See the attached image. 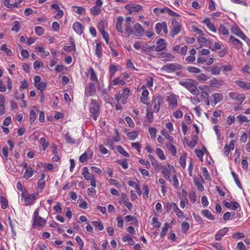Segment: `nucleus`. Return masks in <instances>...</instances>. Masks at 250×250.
<instances>
[{
  "label": "nucleus",
  "instance_id": "nucleus-1",
  "mask_svg": "<svg viewBox=\"0 0 250 250\" xmlns=\"http://www.w3.org/2000/svg\"><path fill=\"white\" fill-rule=\"evenodd\" d=\"M179 84L187 88L192 94L195 95L199 94V91L197 88L198 83L194 80L188 79L185 81H180Z\"/></svg>",
  "mask_w": 250,
  "mask_h": 250
},
{
  "label": "nucleus",
  "instance_id": "nucleus-2",
  "mask_svg": "<svg viewBox=\"0 0 250 250\" xmlns=\"http://www.w3.org/2000/svg\"><path fill=\"white\" fill-rule=\"evenodd\" d=\"M89 109L91 116L94 120L96 121L100 114V105L95 100L91 99Z\"/></svg>",
  "mask_w": 250,
  "mask_h": 250
},
{
  "label": "nucleus",
  "instance_id": "nucleus-3",
  "mask_svg": "<svg viewBox=\"0 0 250 250\" xmlns=\"http://www.w3.org/2000/svg\"><path fill=\"white\" fill-rule=\"evenodd\" d=\"M183 66L178 63H168L164 65L161 68V70L167 73L174 72L175 71L182 69Z\"/></svg>",
  "mask_w": 250,
  "mask_h": 250
},
{
  "label": "nucleus",
  "instance_id": "nucleus-4",
  "mask_svg": "<svg viewBox=\"0 0 250 250\" xmlns=\"http://www.w3.org/2000/svg\"><path fill=\"white\" fill-rule=\"evenodd\" d=\"M37 194L36 193L29 194L27 192H22L21 196L22 199L24 200V205L25 206H29L33 204Z\"/></svg>",
  "mask_w": 250,
  "mask_h": 250
},
{
  "label": "nucleus",
  "instance_id": "nucleus-5",
  "mask_svg": "<svg viewBox=\"0 0 250 250\" xmlns=\"http://www.w3.org/2000/svg\"><path fill=\"white\" fill-rule=\"evenodd\" d=\"M182 30L181 24L175 19L172 20L171 21V35L174 37L179 34Z\"/></svg>",
  "mask_w": 250,
  "mask_h": 250
},
{
  "label": "nucleus",
  "instance_id": "nucleus-6",
  "mask_svg": "<svg viewBox=\"0 0 250 250\" xmlns=\"http://www.w3.org/2000/svg\"><path fill=\"white\" fill-rule=\"evenodd\" d=\"M83 175L86 180H89L90 181V185L91 186L93 187L96 186V180L94 178V175L88 172L86 167L83 168Z\"/></svg>",
  "mask_w": 250,
  "mask_h": 250
},
{
  "label": "nucleus",
  "instance_id": "nucleus-7",
  "mask_svg": "<svg viewBox=\"0 0 250 250\" xmlns=\"http://www.w3.org/2000/svg\"><path fill=\"white\" fill-rule=\"evenodd\" d=\"M163 102V98L162 96L158 95L155 97L153 100V111L157 113L160 110V107L161 104Z\"/></svg>",
  "mask_w": 250,
  "mask_h": 250
},
{
  "label": "nucleus",
  "instance_id": "nucleus-8",
  "mask_svg": "<svg viewBox=\"0 0 250 250\" xmlns=\"http://www.w3.org/2000/svg\"><path fill=\"white\" fill-rule=\"evenodd\" d=\"M110 90L109 87L107 89H101L100 91L101 96L103 97L104 101L107 103H111L113 99L109 95V92Z\"/></svg>",
  "mask_w": 250,
  "mask_h": 250
},
{
  "label": "nucleus",
  "instance_id": "nucleus-9",
  "mask_svg": "<svg viewBox=\"0 0 250 250\" xmlns=\"http://www.w3.org/2000/svg\"><path fill=\"white\" fill-rule=\"evenodd\" d=\"M96 92L95 84L90 83L88 84V86L85 88V95L86 97H89L94 95Z\"/></svg>",
  "mask_w": 250,
  "mask_h": 250
},
{
  "label": "nucleus",
  "instance_id": "nucleus-10",
  "mask_svg": "<svg viewBox=\"0 0 250 250\" xmlns=\"http://www.w3.org/2000/svg\"><path fill=\"white\" fill-rule=\"evenodd\" d=\"M157 46L154 47L156 51L160 52L165 49L167 44L165 41L160 38L156 42Z\"/></svg>",
  "mask_w": 250,
  "mask_h": 250
},
{
  "label": "nucleus",
  "instance_id": "nucleus-11",
  "mask_svg": "<svg viewBox=\"0 0 250 250\" xmlns=\"http://www.w3.org/2000/svg\"><path fill=\"white\" fill-rule=\"evenodd\" d=\"M134 31H133V34L136 37H140L144 32V29L141 25L139 23H136L134 25Z\"/></svg>",
  "mask_w": 250,
  "mask_h": 250
},
{
  "label": "nucleus",
  "instance_id": "nucleus-12",
  "mask_svg": "<svg viewBox=\"0 0 250 250\" xmlns=\"http://www.w3.org/2000/svg\"><path fill=\"white\" fill-rule=\"evenodd\" d=\"M229 96L231 99L237 100L241 103H242L245 99V96L244 94H240L235 92L229 93Z\"/></svg>",
  "mask_w": 250,
  "mask_h": 250
},
{
  "label": "nucleus",
  "instance_id": "nucleus-13",
  "mask_svg": "<svg viewBox=\"0 0 250 250\" xmlns=\"http://www.w3.org/2000/svg\"><path fill=\"white\" fill-rule=\"evenodd\" d=\"M125 8L126 9H128L129 14H131L133 12H138L142 10V7L139 5L136 4H132L130 5H127L125 6Z\"/></svg>",
  "mask_w": 250,
  "mask_h": 250
},
{
  "label": "nucleus",
  "instance_id": "nucleus-14",
  "mask_svg": "<svg viewBox=\"0 0 250 250\" xmlns=\"http://www.w3.org/2000/svg\"><path fill=\"white\" fill-rule=\"evenodd\" d=\"M46 223V221L41 217H36L34 218L33 226H37L39 227H42Z\"/></svg>",
  "mask_w": 250,
  "mask_h": 250
},
{
  "label": "nucleus",
  "instance_id": "nucleus-15",
  "mask_svg": "<svg viewBox=\"0 0 250 250\" xmlns=\"http://www.w3.org/2000/svg\"><path fill=\"white\" fill-rule=\"evenodd\" d=\"M167 101L172 107H175L177 106V98L175 95H170L167 97Z\"/></svg>",
  "mask_w": 250,
  "mask_h": 250
},
{
  "label": "nucleus",
  "instance_id": "nucleus-16",
  "mask_svg": "<svg viewBox=\"0 0 250 250\" xmlns=\"http://www.w3.org/2000/svg\"><path fill=\"white\" fill-rule=\"evenodd\" d=\"M223 203L225 207L228 208H231L233 210H236L240 208V205L237 202H231L229 203L224 201Z\"/></svg>",
  "mask_w": 250,
  "mask_h": 250
},
{
  "label": "nucleus",
  "instance_id": "nucleus-17",
  "mask_svg": "<svg viewBox=\"0 0 250 250\" xmlns=\"http://www.w3.org/2000/svg\"><path fill=\"white\" fill-rule=\"evenodd\" d=\"M130 93V90L128 88H125L121 94L120 95L121 100L123 104L126 103V99L128 97Z\"/></svg>",
  "mask_w": 250,
  "mask_h": 250
},
{
  "label": "nucleus",
  "instance_id": "nucleus-18",
  "mask_svg": "<svg viewBox=\"0 0 250 250\" xmlns=\"http://www.w3.org/2000/svg\"><path fill=\"white\" fill-rule=\"evenodd\" d=\"M197 61L198 63L210 65L213 63V60L212 58H207L205 59L203 57H200L197 59Z\"/></svg>",
  "mask_w": 250,
  "mask_h": 250
},
{
  "label": "nucleus",
  "instance_id": "nucleus-19",
  "mask_svg": "<svg viewBox=\"0 0 250 250\" xmlns=\"http://www.w3.org/2000/svg\"><path fill=\"white\" fill-rule=\"evenodd\" d=\"M231 32L233 34L237 35L238 37L240 38L241 39L245 40L246 39V36L244 34L239 30L237 27H232L231 28Z\"/></svg>",
  "mask_w": 250,
  "mask_h": 250
},
{
  "label": "nucleus",
  "instance_id": "nucleus-20",
  "mask_svg": "<svg viewBox=\"0 0 250 250\" xmlns=\"http://www.w3.org/2000/svg\"><path fill=\"white\" fill-rule=\"evenodd\" d=\"M229 41L231 43L233 44L237 49L240 48L242 46V42L238 39L232 36L230 37Z\"/></svg>",
  "mask_w": 250,
  "mask_h": 250
},
{
  "label": "nucleus",
  "instance_id": "nucleus-21",
  "mask_svg": "<svg viewBox=\"0 0 250 250\" xmlns=\"http://www.w3.org/2000/svg\"><path fill=\"white\" fill-rule=\"evenodd\" d=\"M228 231V228H224V229L219 230L215 235V239L218 241L220 240L222 237L224 236Z\"/></svg>",
  "mask_w": 250,
  "mask_h": 250
},
{
  "label": "nucleus",
  "instance_id": "nucleus-22",
  "mask_svg": "<svg viewBox=\"0 0 250 250\" xmlns=\"http://www.w3.org/2000/svg\"><path fill=\"white\" fill-rule=\"evenodd\" d=\"M73 28L79 35H81L83 32V27L82 25L78 22H75L73 24Z\"/></svg>",
  "mask_w": 250,
  "mask_h": 250
},
{
  "label": "nucleus",
  "instance_id": "nucleus-23",
  "mask_svg": "<svg viewBox=\"0 0 250 250\" xmlns=\"http://www.w3.org/2000/svg\"><path fill=\"white\" fill-rule=\"evenodd\" d=\"M64 138L66 142L69 144H74L79 142V139L72 138L69 133H67L65 134Z\"/></svg>",
  "mask_w": 250,
  "mask_h": 250
},
{
  "label": "nucleus",
  "instance_id": "nucleus-24",
  "mask_svg": "<svg viewBox=\"0 0 250 250\" xmlns=\"http://www.w3.org/2000/svg\"><path fill=\"white\" fill-rule=\"evenodd\" d=\"M213 98L212 102L215 105L217 103L220 102L223 99V95L221 93H216L211 95Z\"/></svg>",
  "mask_w": 250,
  "mask_h": 250
},
{
  "label": "nucleus",
  "instance_id": "nucleus-25",
  "mask_svg": "<svg viewBox=\"0 0 250 250\" xmlns=\"http://www.w3.org/2000/svg\"><path fill=\"white\" fill-rule=\"evenodd\" d=\"M5 97L2 95H0V115H3L5 113Z\"/></svg>",
  "mask_w": 250,
  "mask_h": 250
},
{
  "label": "nucleus",
  "instance_id": "nucleus-26",
  "mask_svg": "<svg viewBox=\"0 0 250 250\" xmlns=\"http://www.w3.org/2000/svg\"><path fill=\"white\" fill-rule=\"evenodd\" d=\"M202 214L205 217L210 220H214L215 218L211 212L208 209H205L202 211Z\"/></svg>",
  "mask_w": 250,
  "mask_h": 250
},
{
  "label": "nucleus",
  "instance_id": "nucleus-27",
  "mask_svg": "<svg viewBox=\"0 0 250 250\" xmlns=\"http://www.w3.org/2000/svg\"><path fill=\"white\" fill-rule=\"evenodd\" d=\"M160 55L162 58H166V61H170L175 58L174 56L169 53L162 52Z\"/></svg>",
  "mask_w": 250,
  "mask_h": 250
},
{
  "label": "nucleus",
  "instance_id": "nucleus-28",
  "mask_svg": "<svg viewBox=\"0 0 250 250\" xmlns=\"http://www.w3.org/2000/svg\"><path fill=\"white\" fill-rule=\"evenodd\" d=\"M171 142H169L168 143H167L166 144L167 148L171 152L173 156H175L176 154V150L175 146L171 144Z\"/></svg>",
  "mask_w": 250,
  "mask_h": 250
},
{
  "label": "nucleus",
  "instance_id": "nucleus-29",
  "mask_svg": "<svg viewBox=\"0 0 250 250\" xmlns=\"http://www.w3.org/2000/svg\"><path fill=\"white\" fill-rule=\"evenodd\" d=\"M102 47L101 45V43L99 42H96V47L95 50V54L97 57L100 59L102 56Z\"/></svg>",
  "mask_w": 250,
  "mask_h": 250
},
{
  "label": "nucleus",
  "instance_id": "nucleus-30",
  "mask_svg": "<svg viewBox=\"0 0 250 250\" xmlns=\"http://www.w3.org/2000/svg\"><path fill=\"white\" fill-rule=\"evenodd\" d=\"M33 174V168L31 167L27 168L25 173L23 175V177L25 179H28L31 177Z\"/></svg>",
  "mask_w": 250,
  "mask_h": 250
},
{
  "label": "nucleus",
  "instance_id": "nucleus-31",
  "mask_svg": "<svg viewBox=\"0 0 250 250\" xmlns=\"http://www.w3.org/2000/svg\"><path fill=\"white\" fill-rule=\"evenodd\" d=\"M186 157H187V154H184L183 155H181L179 158L180 164L183 169H185L186 167Z\"/></svg>",
  "mask_w": 250,
  "mask_h": 250
},
{
  "label": "nucleus",
  "instance_id": "nucleus-32",
  "mask_svg": "<svg viewBox=\"0 0 250 250\" xmlns=\"http://www.w3.org/2000/svg\"><path fill=\"white\" fill-rule=\"evenodd\" d=\"M0 205L1 208L3 209L7 208L8 207L7 200L3 196L0 197Z\"/></svg>",
  "mask_w": 250,
  "mask_h": 250
},
{
  "label": "nucleus",
  "instance_id": "nucleus-33",
  "mask_svg": "<svg viewBox=\"0 0 250 250\" xmlns=\"http://www.w3.org/2000/svg\"><path fill=\"white\" fill-rule=\"evenodd\" d=\"M169 228V225L168 223H166L164 224V226L163 227L162 231L160 233V236L161 237H164L167 234V230H168Z\"/></svg>",
  "mask_w": 250,
  "mask_h": 250
},
{
  "label": "nucleus",
  "instance_id": "nucleus-34",
  "mask_svg": "<svg viewBox=\"0 0 250 250\" xmlns=\"http://www.w3.org/2000/svg\"><path fill=\"white\" fill-rule=\"evenodd\" d=\"M93 225L99 230H102L104 229V226L102 224L101 221H93L92 222Z\"/></svg>",
  "mask_w": 250,
  "mask_h": 250
},
{
  "label": "nucleus",
  "instance_id": "nucleus-35",
  "mask_svg": "<svg viewBox=\"0 0 250 250\" xmlns=\"http://www.w3.org/2000/svg\"><path fill=\"white\" fill-rule=\"evenodd\" d=\"M194 183L196 186L197 188L200 191H203L204 190V188L202 185V184L199 181V180L197 178L194 179Z\"/></svg>",
  "mask_w": 250,
  "mask_h": 250
},
{
  "label": "nucleus",
  "instance_id": "nucleus-36",
  "mask_svg": "<svg viewBox=\"0 0 250 250\" xmlns=\"http://www.w3.org/2000/svg\"><path fill=\"white\" fill-rule=\"evenodd\" d=\"M98 6H94L91 7L90 9V13L94 16L99 15L101 12V10L100 8L97 7Z\"/></svg>",
  "mask_w": 250,
  "mask_h": 250
},
{
  "label": "nucleus",
  "instance_id": "nucleus-37",
  "mask_svg": "<svg viewBox=\"0 0 250 250\" xmlns=\"http://www.w3.org/2000/svg\"><path fill=\"white\" fill-rule=\"evenodd\" d=\"M220 85L221 83L215 79H213L210 81L209 86L211 87L218 88Z\"/></svg>",
  "mask_w": 250,
  "mask_h": 250
},
{
  "label": "nucleus",
  "instance_id": "nucleus-38",
  "mask_svg": "<svg viewBox=\"0 0 250 250\" xmlns=\"http://www.w3.org/2000/svg\"><path fill=\"white\" fill-rule=\"evenodd\" d=\"M40 143L41 144L43 150H45L48 146L49 143L46 140V139L44 137H42L40 139Z\"/></svg>",
  "mask_w": 250,
  "mask_h": 250
},
{
  "label": "nucleus",
  "instance_id": "nucleus-39",
  "mask_svg": "<svg viewBox=\"0 0 250 250\" xmlns=\"http://www.w3.org/2000/svg\"><path fill=\"white\" fill-rule=\"evenodd\" d=\"M125 31L127 33V37H129V36L132 34L133 33V30L131 28L130 23H125Z\"/></svg>",
  "mask_w": 250,
  "mask_h": 250
},
{
  "label": "nucleus",
  "instance_id": "nucleus-40",
  "mask_svg": "<svg viewBox=\"0 0 250 250\" xmlns=\"http://www.w3.org/2000/svg\"><path fill=\"white\" fill-rule=\"evenodd\" d=\"M35 87L41 91V92H42L46 87V83L45 82H42L36 84Z\"/></svg>",
  "mask_w": 250,
  "mask_h": 250
},
{
  "label": "nucleus",
  "instance_id": "nucleus-41",
  "mask_svg": "<svg viewBox=\"0 0 250 250\" xmlns=\"http://www.w3.org/2000/svg\"><path fill=\"white\" fill-rule=\"evenodd\" d=\"M138 132L135 131L129 132L127 134L128 138L131 140H135L138 137Z\"/></svg>",
  "mask_w": 250,
  "mask_h": 250
},
{
  "label": "nucleus",
  "instance_id": "nucleus-42",
  "mask_svg": "<svg viewBox=\"0 0 250 250\" xmlns=\"http://www.w3.org/2000/svg\"><path fill=\"white\" fill-rule=\"evenodd\" d=\"M0 50L5 52L8 56H11L12 52L10 49L7 48L6 44H3L0 47Z\"/></svg>",
  "mask_w": 250,
  "mask_h": 250
},
{
  "label": "nucleus",
  "instance_id": "nucleus-43",
  "mask_svg": "<svg viewBox=\"0 0 250 250\" xmlns=\"http://www.w3.org/2000/svg\"><path fill=\"white\" fill-rule=\"evenodd\" d=\"M73 8H74L73 10L77 14L79 15H82L83 14V12L85 11V9L82 6H73Z\"/></svg>",
  "mask_w": 250,
  "mask_h": 250
},
{
  "label": "nucleus",
  "instance_id": "nucleus-44",
  "mask_svg": "<svg viewBox=\"0 0 250 250\" xmlns=\"http://www.w3.org/2000/svg\"><path fill=\"white\" fill-rule=\"evenodd\" d=\"M161 11L163 12H166V13H167L168 14L171 16L180 17V15L172 11L171 9L167 7H165V9L164 10H162Z\"/></svg>",
  "mask_w": 250,
  "mask_h": 250
},
{
  "label": "nucleus",
  "instance_id": "nucleus-45",
  "mask_svg": "<svg viewBox=\"0 0 250 250\" xmlns=\"http://www.w3.org/2000/svg\"><path fill=\"white\" fill-rule=\"evenodd\" d=\"M107 26V23L104 21H101L98 25V28L100 32L105 31L104 28Z\"/></svg>",
  "mask_w": 250,
  "mask_h": 250
},
{
  "label": "nucleus",
  "instance_id": "nucleus-46",
  "mask_svg": "<svg viewBox=\"0 0 250 250\" xmlns=\"http://www.w3.org/2000/svg\"><path fill=\"white\" fill-rule=\"evenodd\" d=\"M187 70L191 73H199L201 70L200 69L191 66H189L187 68Z\"/></svg>",
  "mask_w": 250,
  "mask_h": 250
},
{
  "label": "nucleus",
  "instance_id": "nucleus-47",
  "mask_svg": "<svg viewBox=\"0 0 250 250\" xmlns=\"http://www.w3.org/2000/svg\"><path fill=\"white\" fill-rule=\"evenodd\" d=\"M35 49L40 53H41L42 54V56L44 57L48 56L49 54V53L48 52H46L44 50V48L42 47H40L39 46H36L35 47Z\"/></svg>",
  "mask_w": 250,
  "mask_h": 250
},
{
  "label": "nucleus",
  "instance_id": "nucleus-48",
  "mask_svg": "<svg viewBox=\"0 0 250 250\" xmlns=\"http://www.w3.org/2000/svg\"><path fill=\"white\" fill-rule=\"evenodd\" d=\"M231 174H232V176H233V179H234V180L235 181V182L236 184L237 185V186L239 188H242V187L241 183L240 182V180L238 179V177L237 175L233 171L231 172Z\"/></svg>",
  "mask_w": 250,
  "mask_h": 250
},
{
  "label": "nucleus",
  "instance_id": "nucleus-49",
  "mask_svg": "<svg viewBox=\"0 0 250 250\" xmlns=\"http://www.w3.org/2000/svg\"><path fill=\"white\" fill-rule=\"evenodd\" d=\"M13 26L11 28V30L13 31H15L16 32H18L20 29V25L19 22L18 21H15L13 23Z\"/></svg>",
  "mask_w": 250,
  "mask_h": 250
},
{
  "label": "nucleus",
  "instance_id": "nucleus-50",
  "mask_svg": "<svg viewBox=\"0 0 250 250\" xmlns=\"http://www.w3.org/2000/svg\"><path fill=\"white\" fill-rule=\"evenodd\" d=\"M112 83L114 85H116L117 84H121L122 85H123L125 84V82L124 80L120 79L118 78H116L114 80H113Z\"/></svg>",
  "mask_w": 250,
  "mask_h": 250
},
{
  "label": "nucleus",
  "instance_id": "nucleus-51",
  "mask_svg": "<svg viewBox=\"0 0 250 250\" xmlns=\"http://www.w3.org/2000/svg\"><path fill=\"white\" fill-rule=\"evenodd\" d=\"M89 72L90 73V80L93 81L97 82V77L94 72V69L92 68H90Z\"/></svg>",
  "mask_w": 250,
  "mask_h": 250
},
{
  "label": "nucleus",
  "instance_id": "nucleus-52",
  "mask_svg": "<svg viewBox=\"0 0 250 250\" xmlns=\"http://www.w3.org/2000/svg\"><path fill=\"white\" fill-rule=\"evenodd\" d=\"M218 31L220 34L224 35H228L229 34L228 30L223 25H221L218 28Z\"/></svg>",
  "mask_w": 250,
  "mask_h": 250
},
{
  "label": "nucleus",
  "instance_id": "nucleus-53",
  "mask_svg": "<svg viewBox=\"0 0 250 250\" xmlns=\"http://www.w3.org/2000/svg\"><path fill=\"white\" fill-rule=\"evenodd\" d=\"M164 22L162 23H157L155 25V31L156 32L159 34L162 30L163 29V28L164 27Z\"/></svg>",
  "mask_w": 250,
  "mask_h": 250
},
{
  "label": "nucleus",
  "instance_id": "nucleus-54",
  "mask_svg": "<svg viewBox=\"0 0 250 250\" xmlns=\"http://www.w3.org/2000/svg\"><path fill=\"white\" fill-rule=\"evenodd\" d=\"M161 134L163 136H164L168 140L169 142H172L173 141V138L168 134L165 130H162Z\"/></svg>",
  "mask_w": 250,
  "mask_h": 250
},
{
  "label": "nucleus",
  "instance_id": "nucleus-55",
  "mask_svg": "<svg viewBox=\"0 0 250 250\" xmlns=\"http://www.w3.org/2000/svg\"><path fill=\"white\" fill-rule=\"evenodd\" d=\"M117 150L120 154H121L123 156L126 157H129V154L127 152H126L121 146H118Z\"/></svg>",
  "mask_w": 250,
  "mask_h": 250
},
{
  "label": "nucleus",
  "instance_id": "nucleus-56",
  "mask_svg": "<svg viewBox=\"0 0 250 250\" xmlns=\"http://www.w3.org/2000/svg\"><path fill=\"white\" fill-rule=\"evenodd\" d=\"M36 114L35 111L33 110H31L30 111V117H29V121L30 122V124H32L36 119Z\"/></svg>",
  "mask_w": 250,
  "mask_h": 250
},
{
  "label": "nucleus",
  "instance_id": "nucleus-57",
  "mask_svg": "<svg viewBox=\"0 0 250 250\" xmlns=\"http://www.w3.org/2000/svg\"><path fill=\"white\" fill-rule=\"evenodd\" d=\"M153 111H149L147 110L146 114V120L149 123H151L153 120Z\"/></svg>",
  "mask_w": 250,
  "mask_h": 250
},
{
  "label": "nucleus",
  "instance_id": "nucleus-58",
  "mask_svg": "<svg viewBox=\"0 0 250 250\" xmlns=\"http://www.w3.org/2000/svg\"><path fill=\"white\" fill-rule=\"evenodd\" d=\"M160 169L161 170V172L163 175L164 176L167 174H170L169 169H167V167L165 166H161Z\"/></svg>",
  "mask_w": 250,
  "mask_h": 250
},
{
  "label": "nucleus",
  "instance_id": "nucleus-59",
  "mask_svg": "<svg viewBox=\"0 0 250 250\" xmlns=\"http://www.w3.org/2000/svg\"><path fill=\"white\" fill-rule=\"evenodd\" d=\"M123 240L125 242L127 241L129 245L132 246L134 244V241L129 236L127 235L124 236Z\"/></svg>",
  "mask_w": 250,
  "mask_h": 250
},
{
  "label": "nucleus",
  "instance_id": "nucleus-60",
  "mask_svg": "<svg viewBox=\"0 0 250 250\" xmlns=\"http://www.w3.org/2000/svg\"><path fill=\"white\" fill-rule=\"evenodd\" d=\"M149 133L151 136L152 139H155L156 137V134L157 130L154 127H149L148 129Z\"/></svg>",
  "mask_w": 250,
  "mask_h": 250
},
{
  "label": "nucleus",
  "instance_id": "nucleus-61",
  "mask_svg": "<svg viewBox=\"0 0 250 250\" xmlns=\"http://www.w3.org/2000/svg\"><path fill=\"white\" fill-rule=\"evenodd\" d=\"M197 136H194L193 140L187 144L188 146L190 148H193L197 143Z\"/></svg>",
  "mask_w": 250,
  "mask_h": 250
},
{
  "label": "nucleus",
  "instance_id": "nucleus-62",
  "mask_svg": "<svg viewBox=\"0 0 250 250\" xmlns=\"http://www.w3.org/2000/svg\"><path fill=\"white\" fill-rule=\"evenodd\" d=\"M211 71L212 75H217L220 73V68L218 66H214L211 68Z\"/></svg>",
  "mask_w": 250,
  "mask_h": 250
},
{
  "label": "nucleus",
  "instance_id": "nucleus-63",
  "mask_svg": "<svg viewBox=\"0 0 250 250\" xmlns=\"http://www.w3.org/2000/svg\"><path fill=\"white\" fill-rule=\"evenodd\" d=\"M189 225L188 223L184 222L182 224V231L183 233H186L189 229Z\"/></svg>",
  "mask_w": 250,
  "mask_h": 250
},
{
  "label": "nucleus",
  "instance_id": "nucleus-64",
  "mask_svg": "<svg viewBox=\"0 0 250 250\" xmlns=\"http://www.w3.org/2000/svg\"><path fill=\"white\" fill-rule=\"evenodd\" d=\"M156 153L160 159L164 160L165 159L164 153L160 148H157L156 150Z\"/></svg>",
  "mask_w": 250,
  "mask_h": 250
}]
</instances>
